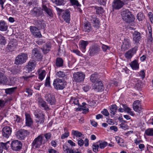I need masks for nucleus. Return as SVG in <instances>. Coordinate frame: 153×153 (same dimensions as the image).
Returning <instances> with one entry per match:
<instances>
[{
  "label": "nucleus",
  "mask_w": 153,
  "mask_h": 153,
  "mask_svg": "<svg viewBox=\"0 0 153 153\" xmlns=\"http://www.w3.org/2000/svg\"><path fill=\"white\" fill-rule=\"evenodd\" d=\"M130 65L131 67L133 70H136L139 68V64L136 60H135L132 62L130 64Z\"/></svg>",
  "instance_id": "obj_36"
},
{
  "label": "nucleus",
  "mask_w": 153,
  "mask_h": 153,
  "mask_svg": "<svg viewBox=\"0 0 153 153\" xmlns=\"http://www.w3.org/2000/svg\"><path fill=\"white\" fill-rule=\"evenodd\" d=\"M99 147L100 148L102 149H103L108 145L107 143L105 141H99Z\"/></svg>",
  "instance_id": "obj_48"
},
{
  "label": "nucleus",
  "mask_w": 153,
  "mask_h": 153,
  "mask_svg": "<svg viewBox=\"0 0 153 153\" xmlns=\"http://www.w3.org/2000/svg\"><path fill=\"white\" fill-rule=\"evenodd\" d=\"M57 76L59 78L66 79L67 78V76L65 73L63 71H59L56 74Z\"/></svg>",
  "instance_id": "obj_38"
},
{
  "label": "nucleus",
  "mask_w": 153,
  "mask_h": 153,
  "mask_svg": "<svg viewBox=\"0 0 153 153\" xmlns=\"http://www.w3.org/2000/svg\"><path fill=\"white\" fill-rule=\"evenodd\" d=\"M94 10H95L96 13L97 14H102L104 12L103 8L102 7H99L97 6L94 7Z\"/></svg>",
  "instance_id": "obj_39"
},
{
  "label": "nucleus",
  "mask_w": 153,
  "mask_h": 153,
  "mask_svg": "<svg viewBox=\"0 0 153 153\" xmlns=\"http://www.w3.org/2000/svg\"><path fill=\"white\" fill-rule=\"evenodd\" d=\"M51 45L49 43H46L41 48L42 51L45 54L48 53L50 50L51 48Z\"/></svg>",
  "instance_id": "obj_33"
},
{
  "label": "nucleus",
  "mask_w": 153,
  "mask_h": 153,
  "mask_svg": "<svg viewBox=\"0 0 153 153\" xmlns=\"http://www.w3.org/2000/svg\"><path fill=\"white\" fill-rule=\"evenodd\" d=\"M145 133L147 136H153V129L149 128L146 129Z\"/></svg>",
  "instance_id": "obj_46"
},
{
  "label": "nucleus",
  "mask_w": 153,
  "mask_h": 153,
  "mask_svg": "<svg viewBox=\"0 0 153 153\" xmlns=\"http://www.w3.org/2000/svg\"><path fill=\"white\" fill-rule=\"evenodd\" d=\"M70 102L72 103H73L75 105L79 106V101L77 98L74 97H71L70 100Z\"/></svg>",
  "instance_id": "obj_47"
},
{
  "label": "nucleus",
  "mask_w": 153,
  "mask_h": 153,
  "mask_svg": "<svg viewBox=\"0 0 153 153\" xmlns=\"http://www.w3.org/2000/svg\"><path fill=\"white\" fill-rule=\"evenodd\" d=\"M44 136L47 141L50 140L51 137V134L49 133L45 134Z\"/></svg>",
  "instance_id": "obj_55"
},
{
  "label": "nucleus",
  "mask_w": 153,
  "mask_h": 153,
  "mask_svg": "<svg viewBox=\"0 0 153 153\" xmlns=\"http://www.w3.org/2000/svg\"><path fill=\"white\" fill-rule=\"evenodd\" d=\"M10 145V141H8L6 143L1 142L0 143V153H2L3 149H7Z\"/></svg>",
  "instance_id": "obj_27"
},
{
  "label": "nucleus",
  "mask_w": 153,
  "mask_h": 153,
  "mask_svg": "<svg viewBox=\"0 0 153 153\" xmlns=\"http://www.w3.org/2000/svg\"><path fill=\"white\" fill-rule=\"evenodd\" d=\"M7 48L8 50H12L15 49L14 45H13L12 43H9L7 46Z\"/></svg>",
  "instance_id": "obj_57"
},
{
  "label": "nucleus",
  "mask_w": 153,
  "mask_h": 153,
  "mask_svg": "<svg viewBox=\"0 0 153 153\" xmlns=\"http://www.w3.org/2000/svg\"><path fill=\"white\" fill-rule=\"evenodd\" d=\"M8 26L5 22L4 20L0 21V30L6 31L8 29Z\"/></svg>",
  "instance_id": "obj_28"
},
{
  "label": "nucleus",
  "mask_w": 153,
  "mask_h": 153,
  "mask_svg": "<svg viewBox=\"0 0 153 153\" xmlns=\"http://www.w3.org/2000/svg\"><path fill=\"white\" fill-rule=\"evenodd\" d=\"M28 56L26 53H21L16 57L15 64L17 65L22 64L26 62Z\"/></svg>",
  "instance_id": "obj_3"
},
{
  "label": "nucleus",
  "mask_w": 153,
  "mask_h": 153,
  "mask_svg": "<svg viewBox=\"0 0 153 153\" xmlns=\"http://www.w3.org/2000/svg\"><path fill=\"white\" fill-rule=\"evenodd\" d=\"M53 85L55 89L61 90L65 88L66 84L62 79H56L54 80Z\"/></svg>",
  "instance_id": "obj_4"
},
{
  "label": "nucleus",
  "mask_w": 153,
  "mask_h": 153,
  "mask_svg": "<svg viewBox=\"0 0 153 153\" xmlns=\"http://www.w3.org/2000/svg\"><path fill=\"white\" fill-rule=\"evenodd\" d=\"M6 42V41L4 37L1 34H0V44L5 45Z\"/></svg>",
  "instance_id": "obj_50"
},
{
  "label": "nucleus",
  "mask_w": 153,
  "mask_h": 153,
  "mask_svg": "<svg viewBox=\"0 0 153 153\" xmlns=\"http://www.w3.org/2000/svg\"><path fill=\"white\" fill-rule=\"evenodd\" d=\"M97 2L101 5H105L106 4V1L104 0H97Z\"/></svg>",
  "instance_id": "obj_63"
},
{
  "label": "nucleus",
  "mask_w": 153,
  "mask_h": 153,
  "mask_svg": "<svg viewBox=\"0 0 153 153\" xmlns=\"http://www.w3.org/2000/svg\"><path fill=\"white\" fill-rule=\"evenodd\" d=\"M30 134L29 131L27 130L20 129L17 131L16 134L17 138L20 140H24L25 138Z\"/></svg>",
  "instance_id": "obj_5"
},
{
  "label": "nucleus",
  "mask_w": 153,
  "mask_h": 153,
  "mask_svg": "<svg viewBox=\"0 0 153 153\" xmlns=\"http://www.w3.org/2000/svg\"><path fill=\"white\" fill-rule=\"evenodd\" d=\"M62 18L66 23H69L70 20V12L69 10L66 9L62 14Z\"/></svg>",
  "instance_id": "obj_17"
},
{
  "label": "nucleus",
  "mask_w": 153,
  "mask_h": 153,
  "mask_svg": "<svg viewBox=\"0 0 153 153\" xmlns=\"http://www.w3.org/2000/svg\"><path fill=\"white\" fill-rule=\"evenodd\" d=\"M90 80L93 83H94L101 80L99 79L98 75L95 73L91 75Z\"/></svg>",
  "instance_id": "obj_30"
},
{
  "label": "nucleus",
  "mask_w": 153,
  "mask_h": 153,
  "mask_svg": "<svg viewBox=\"0 0 153 153\" xmlns=\"http://www.w3.org/2000/svg\"><path fill=\"white\" fill-rule=\"evenodd\" d=\"M63 148L64 151L65 153H69V151L71 149H69L68 146L66 145H63Z\"/></svg>",
  "instance_id": "obj_54"
},
{
  "label": "nucleus",
  "mask_w": 153,
  "mask_h": 153,
  "mask_svg": "<svg viewBox=\"0 0 153 153\" xmlns=\"http://www.w3.org/2000/svg\"><path fill=\"white\" fill-rule=\"evenodd\" d=\"M72 5H75L77 7H80L81 5L77 0H69Z\"/></svg>",
  "instance_id": "obj_45"
},
{
  "label": "nucleus",
  "mask_w": 153,
  "mask_h": 153,
  "mask_svg": "<svg viewBox=\"0 0 153 153\" xmlns=\"http://www.w3.org/2000/svg\"><path fill=\"white\" fill-rule=\"evenodd\" d=\"M11 132V128L9 126H5L2 129V134L4 137L8 138L10 135Z\"/></svg>",
  "instance_id": "obj_18"
},
{
  "label": "nucleus",
  "mask_w": 153,
  "mask_h": 153,
  "mask_svg": "<svg viewBox=\"0 0 153 153\" xmlns=\"http://www.w3.org/2000/svg\"><path fill=\"white\" fill-rule=\"evenodd\" d=\"M46 74L47 73L45 70L41 69L39 70L38 72L39 79L41 81H42L44 78Z\"/></svg>",
  "instance_id": "obj_32"
},
{
  "label": "nucleus",
  "mask_w": 153,
  "mask_h": 153,
  "mask_svg": "<svg viewBox=\"0 0 153 153\" xmlns=\"http://www.w3.org/2000/svg\"><path fill=\"white\" fill-rule=\"evenodd\" d=\"M43 3L42 9L40 7H34L31 11L30 13L33 16L39 17L41 16L43 13V10L49 16L52 17L53 14L52 10L50 8H48L47 6L44 5V3L45 1V0H42Z\"/></svg>",
  "instance_id": "obj_1"
},
{
  "label": "nucleus",
  "mask_w": 153,
  "mask_h": 153,
  "mask_svg": "<svg viewBox=\"0 0 153 153\" xmlns=\"http://www.w3.org/2000/svg\"><path fill=\"white\" fill-rule=\"evenodd\" d=\"M45 100L51 105H52L55 104V99L52 94H47L45 95Z\"/></svg>",
  "instance_id": "obj_15"
},
{
  "label": "nucleus",
  "mask_w": 153,
  "mask_h": 153,
  "mask_svg": "<svg viewBox=\"0 0 153 153\" xmlns=\"http://www.w3.org/2000/svg\"><path fill=\"white\" fill-rule=\"evenodd\" d=\"M85 74L82 72H77L73 74L74 81L77 82H81L83 81L85 77Z\"/></svg>",
  "instance_id": "obj_9"
},
{
  "label": "nucleus",
  "mask_w": 153,
  "mask_h": 153,
  "mask_svg": "<svg viewBox=\"0 0 153 153\" xmlns=\"http://www.w3.org/2000/svg\"><path fill=\"white\" fill-rule=\"evenodd\" d=\"M131 110V109L129 107H128L125 111H126L127 113H129L131 115L133 116L134 114V113Z\"/></svg>",
  "instance_id": "obj_61"
},
{
  "label": "nucleus",
  "mask_w": 153,
  "mask_h": 153,
  "mask_svg": "<svg viewBox=\"0 0 153 153\" xmlns=\"http://www.w3.org/2000/svg\"><path fill=\"white\" fill-rule=\"evenodd\" d=\"M50 78L49 76L47 77L45 82V86L49 87L50 86Z\"/></svg>",
  "instance_id": "obj_53"
},
{
  "label": "nucleus",
  "mask_w": 153,
  "mask_h": 153,
  "mask_svg": "<svg viewBox=\"0 0 153 153\" xmlns=\"http://www.w3.org/2000/svg\"><path fill=\"white\" fill-rule=\"evenodd\" d=\"M36 61L34 60H30L28 63V64L26 65L25 69L27 71H31L33 70L36 65Z\"/></svg>",
  "instance_id": "obj_20"
},
{
  "label": "nucleus",
  "mask_w": 153,
  "mask_h": 153,
  "mask_svg": "<svg viewBox=\"0 0 153 153\" xmlns=\"http://www.w3.org/2000/svg\"><path fill=\"white\" fill-rule=\"evenodd\" d=\"M91 29L90 24L88 22H85L84 24L83 30L85 32H90Z\"/></svg>",
  "instance_id": "obj_31"
},
{
  "label": "nucleus",
  "mask_w": 153,
  "mask_h": 153,
  "mask_svg": "<svg viewBox=\"0 0 153 153\" xmlns=\"http://www.w3.org/2000/svg\"><path fill=\"white\" fill-rule=\"evenodd\" d=\"M137 49V46L130 49L127 51L125 54V56L127 59H131L134 55L135 54Z\"/></svg>",
  "instance_id": "obj_14"
},
{
  "label": "nucleus",
  "mask_w": 153,
  "mask_h": 153,
  "mask_svg": "<svg viewBox=\"0 0 153 153\" xmlns=\"http://www.w3.org/2000/svg\"><path fill=\"white\" fill-rule=\"evenodd\" d=\"M133 40L135 43H139L141 38L140 33L137 31H134L133 34Z\"/></svg>",
  "instance_id": "obj_25"
},
{
  "label": "nucleus",
  "mask_w": 153,
  "mask_h": 153,
  "mask_svg": "<svg viewBox=\"0 0 153 153\" xmlns=\"http://www.w3.org/2000/svg\"><path fill=\"white\" fill-rule=\"evenodd\" d=\"M94 87L95 90L98 91H102L104 88L103 84L101 80L97 82H96L94 86Z\"/></svg>",
  "instance_id": "obj_21"
},
{
  "label": "nucleus",
  "mask_w": 153,
  "mask_h": 153,
  "mask_svg": "<svg viewBox=\"0 0 153 153\" xmlns=\"http://www.w3.org/2000/svg\"><path fill=\"white\" fill-rule=\"evenodd\" d=\"M8 70L13 74L19 73L20 72V70L18 66H14L12 67L9 68Z\"/></svg>",
  "instance_id": "obj_29"
},
{
  "label": "nucleus",
  "mask_w": 153,
  "mask_h": 153,
  "mask_svg": "<svg viewBox=\"0 0 153 153\" xmlns=\"http://www.w3.org/2000/svg\"><path fill=\"white\" fill-rule=\"evenodd\" d=\"M88 44V41L83 40L81 41L80 47L83 52H84L85 51L86 46Z\"/></svg>",
  "instance_id": "obj_34"
},
{
  "label": "nucleus",
  "mask_w": 153,
  "mask_h": 153,
  "mask_svg": "<svg viewBox=\"0 0 153 153\" xmlns=\"http://www.w3.org/2000/svg\"><path fill=\"white\" fill-rule=\"evenodd\" d=\"M133 108L134 111L136 112H139L141 110L140 107V102L139 100L135 101L133 104Z\"/></svg>",
  "instance_id": "obj_23"
},
{
  "label": "nucleus",
  "mask_w": 153,
  "mask_h": 153,
  "mask_svg": "<svg viewBox=\"0 0 153 153\" xmlns=\"http://www.w3.org/2000/svg\"><path fill=\"white\" fill-rule=\"evenodd\" d=\"M37 101L38 105L40 107L43 108V109L45 111H48L50 109L46 102L44 101L42 98L38 97Z\"/></svg>",
  "instance_id": "obj_13"
},
{
  "label": "nucleus",
  "mask_w": 153,
  "mask_h": 153,
  "mask_svg": "<svg viewBox=\"0 0 153 153\" xmlns=\"http://www.w3.org/2000/svg\"><path fill=\"white\" fill-rule=\"evenodd\" d=\"M72 134L74 136H75L77 137H80L82 135V134L77 131H75L73 130L72 131Z\"/></svg>",
  "instance_id": "obj_49"
},
{
  "label": "nucleus",
  "mask_w": 153,
  "mask_h": 153,
  "mask_svg": "<svg viewBox=\"0 0 153 153\" xmlns=\"http://www.w3.org/2000/svg\"><path fill=\"white\" fill-rule=\"evenodd\" d=\"M84 143V141L82 139L80 138L78 140V144L79 146L81 147L83 145Z\"/></svg>",
  "instance_id": "obj_62"
},
{
  "label": "nucleus",
  "mask_w": 153,
  "mask_h": 153,
  "mask_svg": "<svg viewBox=\"0 0 153 153\" xmlns=\"http://www.w3.org/2000/svg\"><path fill=\"white\" fill-rule=\"evenodd\" d=\"M8 80L7 77L2 73L0 71V84H8Z\"/></svg>",
  "instance_id": "obj_26"
},
{
  "label": "nucleus",
  "mask_w": 153,
  "mask_h": 153,
  "mask_svg": "<svg viewBox=\"0 0 153 153\" xmlns=\"http://www.w3.org/2000/svg\"><path fill=\"white\" fill-rule=\"evenodd\" d=\"M36 118V121L38 125L43 124L45 118V114L42 112H37L34 114Z\"/></svg>",
  "instance_id": "obj_7"
},
{
  "label": "nucleus",
  "mask_w": 153,
  "mask_h": 153,
  "mask_svg": "<svg viewBox=\"0 0 153 153\" xmlns=\"http://www.w3.org/2000/svg\"><path fill=\"white\" fill-rule=\"evenodd\" d=\"M110 109L111 111L110 113L113 115H114L117 112V106L115 104H113L111 106Z\"/></svg>",
  "instance_id": "obj_40"
},
{
  "label": "nucleus",
  "mask_w": 153,
  "mask_h": 153,
  "mask_svg": "<svg viewBox=\"0 0 153 153\" xmlns=\"http://www.w3.org/2000/svg\"><path fill=\"white\" fill-rule=\"evenodd\" d=\"M122 19L127 23H130L134 21V16L128 10H126L122 13Z\"/></svg>",
  "instance_id": "obj_2"
},
{
  "label": "nucleus",
  "mask_w": 153,
  "mask_h": 153,
  "mask_svg": "<svg viewBox=\"0 0 153 153\" xmlns=\"http://www.w3.org/2000/svg\"><path fill=\"white\" fill-rule=\"evenodd\" d=\"M48 151L49 153H59L56 150L52 149H49Z\"/></svg>",
  "instance_id": "obj_64"
},
{
  "label": "nucleus",
  "mask_w": 153,
  "mask_h": 153,
  "mask_svg": "<svg viewBox=\"0 0 153 153\" xmlns=\"http://www.w3.org/2000/svg\"><path fill=\"white\" fill-rule=\"evenodd\" d=\"M25 91L28 94L27 96H31L32 94V91L30 89L27 88Z\"/></svg>",
  "instance_id": "obj_58"
},
{
  "label": "nucleus",
  "mask_w": 153,
  "mask_h": 153,
  "mask_svg": "<svg viewBox=\"0 0 153 153\" xmlns=\"http://www.w3.org/2000/svg\"><path fill=\"white\" fill-rule=\"evenodd\" d=\"M100 50V46L97 44H94L90 47L88 53L90 56H93L99 54Z\"/></svg>",
  "instance_id": "obj_6"
},
{
  "label": "nucleus",
  "mask_w": 153,
  "mask_h": 153,
  "mask_svg": "<svg viewBox=\"0 0 153 153\" xmlns=\"http://www.w3.org/2000/svg\"><path fill=\"white\" fill-rule=\"evenodd\" d=\"M30 28L31 33L34 36L39 38H40L42 36V35L38 27H36L35 26H30Z\"/></svg>",
  "instance_id": "obj_16"
},
{
  "label": "nucleus",
  "mask_w": 153,
  "mask_h": 153,
  "mask_svg": "<svg viewBox=\"0 0 153 153\" xmlns=\"http://www.w3.org/2000/svg\"><path fill=\"white\" fill-rule=\"evenodd\" d=\"M57 5H64L65 4L64 0H52Z\"/></svg>",
  "instance_id": "obj_42"
},
{
  "label": "nucleus",
  "mask_w": 153,
  "mask_h": 153,
  "mask_svg": "<svg viewBox=\"0 0 153 153\" xmlns=\"http://www.w3.org/2000/svg\"><path fill=\"white\" fill-rule=\"evenodd\" d=\"M92 146L93 150L94 152H97L98 151V149L100 147L98 144L96 143H94L93 144Z\"/></svg>",
  "instance_id": "obj_52"
},
{
  "label": "nucleus",
  "mask_w": 153,
  "mask_h": 153,
  "mask_svg": "<svg viewBox=\"0 0 153 153\" xmlns=\"http://www.w3.org/2000/svg\"><path fill=\"white\" fill-rule=\"evenodd\" d=\"M124 3L121 0H113L112 6L113 10H118L122 8Z\"/></svg>",
  "instance_id": "obj_10"
},
{
  "label": "nucleus",
  "mask_w": 153,
  "mask_h": 153,
  "mask_svg": "<svg viewBox=\"0 0 153 153\" xmlns=\"http://www.w3.org/2000/svg\"><path fill=\"white\" fill-rule=\"evenodd\" d=\"M115 138L117 142L120 146H124V145L123 144V139L118 136L115 137Z\"/></svg>",
  "instance_id": "obj_43"
},
{
  "label": "nucleus",
  "mask_w": 153,
  "mask_h": 153,
  "mask_svg": "<svg viewBox=\"0 0 153 153\" xmlns=\"http://www.w3.org/2000/svg\"><path fill=\"white\" fill-rule=\"evenodd\" d=\"M33 59L38 61H41L42 59L40 51L37 48H34L32 50Z\"/></svg>",
  "instance_id": "obj_12"
},
{
  "label": "nucleus",
  "mask_w": 153,
  "mask_h": 153,
  "mask_svg": "<svg viewBox=\"0 0 153 153\" xmlns=\"http://www.w3.org/2000/svg\"><path fill=\"white\" fill-rule=\"evenodd\" d=\"M101 113L102 114L106 116H108L109 114L108 110L106 109H104L103 110L101 111Z\"/></svg>",
  "instance_id": "obj_59"
},
{
  "label": "nucleus",
  "mask_w": 153,
  "mask_h": 153,
  "mask_svg": "<svg viewBox=\"0 0 153 153\" xmlns=\"http://www.w3.org/2000/svg\"><path fill=\"white\" fill-rule=\"evenodd\" d=\"M131 45L130 40L127 38L125 39L121 47L122 51H124L128 49L130 47Z\"/></svg>",
  "instance_id": "obj_19"
},
{
  "label": "nucleus",
  "mask_w": 153,
  "mask_h": 153,
  "mask_svg": "<svg viewBox=\"0 0 153 153\" xmlns=\"http://www.w3.org/2000/svg\"><path fill=\"white\" fill-rule=\"evenodd\" d=\"M23 76L22 78L25 80L26 81H28L30 80V79L32 78V77L33 76Z\"/></svg>",
  "instance_id": "obj_60"
},
{
  "label": "nucleus",
  "mask_w": 153,
  "mask_h": 153,
  "mask_svg": "<svg viewBox=\"0 0 153 153\" xmlns=\"http://www.w3.org/2000/svg\"><path fill=\"white\" fill-rule=\"evenodd\" d=\"M17 88L16 87H15L12 88L6 89L5 90V92L7 94H12Z\"/></svg>",
  "instance_id": "obj_44"
},
{
  "label": "nucleus",
  "mask_w": 153,
  "mask_h": 153,
  "mask_svg": "<svg viewBox=\"0 0 153 153\" xmlns=\"http://www.w3.org/2000/svg\"><path fill=\"white\" fill-rule=\"evenodd\" d=\"M22 144L21 142L18 140H14L11 144L12 149L14 151H17L20 150L22 147Z\"/></svg>",
  "instance_id": "obj_11"
},
{
  "label": "nucleus",
  "mask_w": 153,
  "mask_h": 153,
  "mask_svg": "<svg viewBox=\"0 0 153 153\" xmlns=\"http://www.w3.org/2000/svg\"><path fill=\"white\" fill-rule=\"evenodd\" d=\"M137 19L139 21H142L144 19L143 13L141 12L139 13L137 15Z\"/></svg>",
  "instance_id": "obj_51"
},
{
  "label": "nucleus",
  "mask_w": 153,
  "mask_h": 153,
  "mask_svg": "<svg viewBox=\"0 0 153 153\" xmlns=\"http://www.w3.org/2000/svg\"><path fill=\"white\" fill-rule=\"evenodd\" d=\"M63 61L62 59L60 57H58L56 59V65L58 67H61L63 66Z\"/></svg>",
  "instance_id": "obj_37"
},
{
  "label": "nucleus",
  "mask_w": 153,
  "mask_h": 153,
  "mask_svg": "<svg viewBox=\"0 0 153 153\" xmlns=\"http://www.w3.org/2000/svg\"><path fill=\"white\" fill-rule=\"evenodd\" d=\"M91 21L93 22L94 25L96 27H98L100 22L99 20L95 16L92 15L91 16Z\"/></svg>",
  "instance_id": "obj_35"
},
{
  "label": "nucleus",
  "mask_w": 153,
  "mask_h": 153,
  "mask_svg": "<svg viewBox=\"0 0 153 153\" xmlns=\"http://www.w3.org/2000/svg\"><path fill=\"white\" fill-rule=\"evenodd\" d=\"M35 24L39 29H43L46 26L45 22L43 20L36 21Z\"/></svg>",
  "instance_id": "obj_22"
},
{
  "label": "nucleus",
  "mask_w": 153,
  "mask_h": 153,
  "mask_svg": "<svg viewBox=\"0 0 153 153\" xmlns=\"http://www.w3.org/2000/svg\"><path fill=\"white\" fill-rule=\"evenodd\" d=\"M65 133L61 136V139H63L68 137L69 135V133L67 128H64Z\"/></svg>",
  "instance_id": "obj_41"
},
{
  "label": "nucleus",
  "mask_w": 153,
  "mask_h": 153,
  "mask_svg": "<svg viewBox=\"0 0 153 153\" xmlns=\"http://www.w3.org/2000/svg\"><path fill=\"white\" fill-rule=\"evenodd\" d=\"M43 136L42 134L38 136L35 138L32 143L33 147H35L36 148H38L42 143Z\"/></svg>",
  "instance_id": "obj_8"
},
{
  "label": "nucleus",
  "mask_w": 153,
  "mask_h": 153,
  "mask_svg": "<svg viewBox=\"0 0 153 153\" xmlns=\"http://www.w3.org/2000/svg\"><path fill=\"white\" fill-rule=\"evenodd\" d=\"M120 127L124 130L128 129V126L125 124L122 123L120 124Z\"/></svg>",
  "instance_id": "obj_56"
},
{
  "label": "nucleus",
  "mask_w": 153,
  "mask_h": 153,
  "mask_svg": "<svg viewBox=\"0 0 153 153\" xmlns=\"http://www.w3.org/2000/svg\"><path fill=\"white\" fill-rule=\"evenodd\" d=\"M26 125L28 126H30L33 123V121L31 118L30 116L27 113H25Z\"/></svg>",
  "instance_id": "obj_24"
}]
</instances>
